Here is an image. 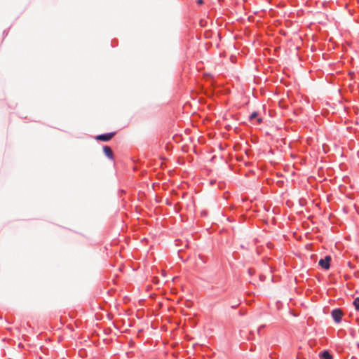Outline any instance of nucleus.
<instances>
[{
    "instance_id": "1",
    "label": "nucleus",
    "mask_w": 359,
    "mask_h": 359,
    "mask_svg": "<svg viewBox=\"0 0 359 359\" xmlns=\"http://www.w3.org/2000/svg\"><path fill=\"white\" fill-rule=\"evenodd\" d=\"M115 135V133H109L107 134L99 135L96 136L95 139L97 140L107 142L109 141Z\"/></svg>"
},
{
    "instance_id": "2",
    "label": "nucleus",
    "mask_w": 359,
    "mask_h": 359,
    "mask_svg": "<svg viewBox=\"0 0 359 359\" xmlns=\"http://www.w3.org/2000/svg\"><path fill=\"white\" fill-rule=\"evenodd\" d=\"M330 261L331 257L330 256H326L325 259H321L319 261V265L325 269H328L330 266Z\"/></svg>"
},
{
    "instance_id": "3",
    "label": "nucleus",
    "mask_w": 359,
    "mask_h": 359,
    "mask_svg": "<svg viewBox=\"0 0 359 359\" xmlns=\"http://www.w3.org/2000/svg\"><path fill=\"white\" fill-rule=\"evenodd\" d=\"M332 316L337 323H339L341 320L342 312L340 309H334L332 311Z\"/></svg>"
},
{
    "instance_id": "4",
    "label": "nucleus",
    "mask_w": 359,
    "mask_h": 359,
    "mask_svg": "<svg viewBox=\"0 0 359 359\" xmlns=\"http://www.w3.org/2000/svg\"><path fill=\"white\" fill-rule=\"evenodd\" d=\"M103 151H104V154L108 158H109L110 159L113 158V157H114L113 151H112L111 149L109 147H108V146L104 147Z\"/></svg>"
},
{
    "instance_id": "5",
    "label": "nucleus",
    "mask_w": 359,
    "mask_h": 359,
    "mask_svg": "<svg viewBox=\"0 0 359 359\" xmlns=\"http://www.w3.org/2000/svg\"><path fill=\"white\" fill-rule=\"evenodd\" d=\"M321 359H332V355L328 351H324L321 355Z\"/></svg>"
},
{
    "instance_id": "6",
    "label": "nucleus",
    "mask_w": 359,
    "mask_h": 359,
    "mask_svg": "<svg viewBox=\"0 0 359 359\" xmlns=\"http://www.w3.org/2000/svg\"><path fill=\"white\" fill-rule=\"evenodd\" d=\"M353 305L356 310H359V297H357L353 301Z\"/></svg>"
},
{
    "instance_id": "7",
    "label": "nucleus",
    "mask_w": 359,
    "mask_h": 359,
    "mask_svg": "<svg viewBox=\"0 0 359 359\" xmlns=\"http://www.w3.org/2000/svg\"><path fill=\"white\" fill-rule=\"evenodd\" d=\"M257 116V112H253V113H252V114H251V115L250 116V120H252V119L255 118Z\"/></svg>"
},
{
    "instance_id": "8",
    "label": "nucleus",
    "mask_w": 359,
    "mask_h": 359,
    "mask_svg": "<svg viewBox=\"0 0 359 359\" xmlns=\"http://www.w3.org/2000/svg\"><path fill=\"white\" fill-rule=\"evenodd\" d=\"M257 121L259 123H260L262 121V119L261 118H258Z\"/></svg>"
},
{
    "instance_id": "9",
    "label": "nucleus",
    "mask_w": 359,
    "mask_h": 359,
    "mask_svg": "<svg viewBox=\"0 0 359 359\" xmlns=\"http://www.w3.org/2000/svg\"><path fill=\"white\" fill-rule=\"evenodd\" d=\"M197 3H198V4H203V0H198V1H197Z\"/></svg>"
}]
</instances>
